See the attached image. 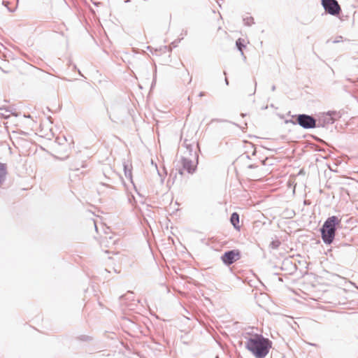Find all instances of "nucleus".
I'll return each instance as SVG.
<instances>
[{
  "mask_svg": "<svg viewBox=\"0 0 358 358\" xmlns=\"http://www.w3.org/2000/svg\"><path fill=\"white\" fill-rule=\"evenodd\" d=\"M245 348L256 358H264L271 348V342L262 335L256 334L247 340Z\"/></svg>",
  "mask_w": 358,
  "mask_h": 358,
  "instance_id": "obj_1",
  "label": "nucleus"
},
{
  "mask_svg": "<svg viewBox=\"0 0 358 358\" xmlns=\"http://www.w3.org/2000/svg\"><path fill=\"white\" fill-rule=\"evenodd\" d=\"M341 220L336 216H331L329 217L324 223L321 229L322 238L327 244H330L333 242L336 233V225L340 224Z\"/></svg>",
  "mask_w": 358,
  "mask_h": 358,
  "instance_id": "obj_2",
  "label": "nucleus"
},
{
  "mask_svg": "<svg viewBox=\"0 0 358 358\" xmlns=\"http://www.w3.org/2000/svg\"><path fill=\"white\" fill-rule=\"evenodd\" d=\"M324 10L332 15L339 14L341 7L336 0H322Z\"/></svg>",
  "mask_w": 358,
  "mask_h": 358,
  "instance_id": "obj_3",
  "label": "nucleus"
},
{
  "mask_svg": "<svg viewBox=\"0 0 358 358\" xmlns=\"http://www.w3.org/2000/svg\"><path fill=\"white\" fill-rule=\"evenodd\" d=\"M296 122L305 129H312L316 127V120L308 115H299L296 117Z\"/></svg>",
  "mask_w": 358,
  "mask_h": 358,
  "instance_id": "obj_4",
  "label": "nucleus"
},
{
  "mask_svg": "<svg viewBox=\"0 0 358 358\" xmlns=\"http://www.w3.org/2000/svg\"><path fill=\"white\" fill-rule=\"evenodd\" d=\"M241 258V252L238 250H233L226 252L221 257L222 261L227 265H231Z\"/></svg>",
  "mask_w": 358,
  "mask_h": 358,
  "instance_id": "obj_5",
  "label": "nucleus"
},
{
  "mask_svg": "<svg viewBox=\"0 0 358 358\" xmlns=\"http://www.w3.org/2000/svg\"><path fill=\"white\" fill-rule=\"evenodd\" d=\"M183 168L186 169L189 173H192L196 169V163L191 159L184 157L182 159Z\"/></svg>",
  "mask_w": 358,
  "mask_h": 358,
  "instance_id": "obj_6",
  "label": "nucleus"
},
{
  "mask_svg": "<svg viewBox=\"0 0 358 358\" xmlns=\"http://www.w3.org/2000/svg\"><path fill=\"white\" fill-rule=\"evenodd\" d=\"M231 224L234 227V228L240 231L241 229V224H240V219H239V215L237 213H232L230 219Z\"/></svg>",
  "mask_w": 358,
  "mask_h": 358,
  "instance_id": "obj_7",
  "label": "nucleus"
},
{
  "mask_svg": "<svg viewBox=\"0 0 358 358\" xmlns=\"http://www.w3.org/2000/svg\"><path fill=\"white\" fill-rule=\"evenodd\" d=\"M6 174V166L4 164L0 163V185L3 182V180L5 179Z\"/></svg>",
  "mask_w": 358,
  "mask_h": 358,
  "instance_id": "obj_8",
  "label": "nucleus"
},
{
  "mask_svg": "<svg viewBox=\"0 0 358 358\" xmlns=\"http://www.w3.org/2000/svg\"><path fill=\"white\" fill-rule=\"evenodd\" d=\"M344 42H345V40L341 36H336V37H335V38L334 40L331 41L332 43H344Z\"/></svg>",
  "mask_w": 358,
  "mask_h": 358,
  "instance_id": "obj_9",
  "label": "nucleus"
},
{
  "mask_svg": "<svg viewBox=\"0 0 358 358\" xmlns=\"http://www.w3.org/2000/svg\"><path fill=\"white\" fill-rule=\"evenodd\" d=\"M245 24L247 25H251L253 23V18L251 17H248L243 19Z\"/></svg>",
  "mask_w": 358,
  "mask_h": 358,
  "instance_id": "obj_10",
  "label": "nucleus"
},
{
  "mask_svg": "<svg viewBox=\"0 0 358 358\" xmlns=\"http://www.w3.org/2000/svg\"><path fill=\"white\" fill-rule=\"evenodd\" d=\"M236 45H243L242 41L241 38H238L236 41Z\"/></svg>",
  "mask_w": 358,
  "mask_h": 358,
  "instance_id": "obj_11",
  "label": "nucleus"
},
{
  "mask_svg": "<svg viewBox=\"0 0 358 358\" xmlns=\"http://www.w3.org/2000/svg\"><path fill=\"white\" fill-rule=\"evenodd\" d=\"M3 3L5 4L6 6H7V2L3 1Z\"/></svg>",
  "mask_w": 358,
  "mask_h": 358,
  "instance_id": "obj_12",
  "label": "nucleus"
},
{
  "mask_svg": "<svg viewBox=\"0 0 358 358\" xmlns=\"http://www.w3.org/2000/svg\"><path fill=\"white\" fill-rule=\"evenodd\" d=\"M238 47L239 50H241V45H238Z\"/></svg>",
  "mask_w": 358,
  "mask_h": 358,
  "instance_id": "obj_13",
  "label": "nucleus"
}]
</instances>
